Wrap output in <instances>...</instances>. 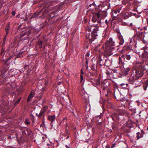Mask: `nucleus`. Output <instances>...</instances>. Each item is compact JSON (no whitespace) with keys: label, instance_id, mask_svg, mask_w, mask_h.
Returning <instances> with one entry per match:
<instances>
[{"label":"nucleus","instance_id":"nucleus-46","mask_svg":"<svg viewBox=\"0 0 148 148\" xmlns=\"http://www.w3.org/2000/svg\"><path fill=\"white\" fill-rule=\"evenodd\" d=\"M69 136H67V137L66 138H69Z\"/></svg>","mask_w":148,"mask_h":148},{"label":"nucleus","instance_id":"nucleus-13","mask_svg":"<svg viewBox=\"0 0 148 148\" xmlns=\"http://www.w3.org/2000/svg\"><path fill=\"white\" fill-rule=\"evenodd\" d=\"M148 85V80L147 79L146 80V81H145V83L144 84V89L145 90H146L147 88V86Z\"/></svg>","mask_w":148,"mask_h":148},{"label":"nucleus","instance_id":"nucleus-35","mask_svg":"<svg viewBox=\"0 0 148 148\" xmlns=\"http://www.w3.org/2000/svg\"><path fill=\"white\" fill-rule=\"evenodd\" d=\"M115 146V145L114 144H113L111 147V148H113V147Z\"/></svg>","mask_w":148,"mask_h":148},{"label":"nucleus","instance_id":"nucleus-43","mask_svg":"<svg viewBox=\"0 0 148 148\" xmlns=\"http://www.w3.org/2000/svg\"><path fill=\"white\" fill-rule=\"evenodd\" d=\"M125 85V84H120V85H121V86H123V85Z\"/></svg>","mask_w":148,"mask_h":148},{"label":"nucleus","instance_id":"nucleus-12","mask_svg":"<svg viewBox=\"0 0 148 148\" xmlns=\"http://www.w3.org/2000/svg\"><path fill=\"white\" fill-rule=\"evenodd\" d=\"M10 23H8L7 24V25L6 27L5 30L6 31V33L8 34L10 30Z\"/></svg>","mask_w":148,"mask_h":148},{"label":"nucleus","instance_id":"nucleus-9","mask_svg":"<svg viewBox=\"0 0 148 148\" xmlns=\"http://www.w3.org/2000/svg\"><path fill=\"white\" fill-rule=\"evenodd\" d=\"M56 117L55 115H53L52 116H49L48 117V119L52 122L55 120Z\"/></svg>","mask_w":148,"mask_h":148},{"label":"nucleus","instance_id":"nucleus-2","mask_svg":"<svg viewBox=\"0 0 148 148\" xmlns=\"http://www.w3.org/2000/svg\"><path fill=\"white\" fill-rule=\"evenodd\" d=\"M97 29H95L93 30L92 33L91 35L92 38L90 39V43H92V42L96 38V36L98 35L97 34Z\"/></svg>","mask_w":148,"mask_h":148},{"label":"nucleus","instance_id":"nucleus-27","mask_svg":"<svg viewBox=\"0 0 148 148\" xmlns=\"http://www.w3.org/2000/svg\"><path fill=\"white\" fill-rule=\"evenodd\" d=\"M83 76L81 75H80V82L81 83L82 82V80H83Z\"/></svg>","mask_w":148,"mask_h":148},{"label":"nucleus","instance_id":"nucleus-17","mask_svg":"<svg viewBox=\"0 0 148 148\" xmlns=\"http://www.w3.org/2000/svg\"><path fill=\"white\" fill-rule=\"evenodd\" d=\"M5 53L4 49H3L1 50V55L2 56H4Z\"/></svg>","mask_w":148,"mask_h":148},{"label":"nucleus","instance_id":"nucleus-32","mask_svg":"<svg viewBox=\"0 0 148 148\" xmlns=\"http://www.w3.org/2000/svg\"><path fill=\"white\" fill-rule=\"evenodd\" d=\"M89 56V53H87L86 54V58H87V57H88Z\"/></svg>","mask_w":148,"mask_h":148},{"label":"nucleus","instance_id":"nucleus-8","mask_svg":"<svg viewBox=\"0 0 148 148\" xmlns=\"http://www.w3.org/2000/svg\"><path fill=\"white\" fill-rule=\"evenodd\" d=\"M34 93L31 92V94L29 96L27 99L28 102L31 101L32 99V97H34Z\"/></svg>","mask_w":148,"mask_h":148},{"label":"nucleus","instance_id":"nucleus-4","mask_svg":"<svg viewBox=\"0 0 148 148\" xmlns=\"http://www.w3.org/2000/svg\"><path fill=\"white\" fill-rule=\"evenodd\" d=\"M136 78L135 75L133 74H132L128 79V81L129 83L133 84L135 80L137 79Z\"/></svg>","mask_w":148,"mask_h":148},{"label":"nucleus","instance_id":"nucleus-20","mask_svg":"<svg viewBox=\"0 0 148 148\" xmlns=\"http://www.w3.org/2000/svg\"><path fill=\"white\" fill-rule=\"evenodd\" d=\"M86 39H89V41H90V39L91 38H92L91 37V35H86Z\"/></svg>","mask_w":148,"mask_h":148},{"label":"nucleus","instance_id":"nucleus-48","mask_svg":"<svg viewBox=\"0 0 148 148\" xmlns=\"http://www.w3.org/2000/svg\"><path fill=\"white\" fill-rule=\"evenodd\" d=\"M5 38H6L5 37L4 38V40H5Z\"/></svg>","mask_w":148,"mask_h":148},{"label":"nucleus","instance_id":"nucleus-5","mask_svg":"<svg viewBox=\"0 0 148 148\" xmlns=\"http://www.w3.org/2000/svg\"><path fill=\"white\" fill-rule=\"evenodd\" d=\"M102 13L105 14V12L100 11L99 12L95 14L94 15L96 17H97L98 19H99L100 18H101L100 15H101Z\"/></svg>","mask_w":148,"mask_h":148},{"label":"nucleus","instance_id":"nucleus-26","mask_svg":"<svg viewBox=\"0 0 148 148\" xmlns=\"http://www.w3.org/2000/svg\"><path fill=\"white\" fill-rule=\"evenodd\" d=\"M25 131L27 132V136H29V135L30 134V132H29L28 130L27 129L25 130Z\"/></svg>","mask_w":148,"mask_h":148},{"label":"nucleus","instance_id":"nucleus-30","mask_svg":"<svg viewBox=\"0 0 148 148\" xmlns=\"http://www.w3.org/2000/svg\"><path fill=\"white\" fill-rule=\"evenodd\" d=\"M30 117H31V118L32 121H33L34 120V116L33 115H31Z\"/></svg>","mask_w":148,"mask_h":148},{"label":"nucleus","instance_id":"nucleus-31","mask_svg":"<svg viewBox=\"0 0 148 148\" xmlns=\"http://www.w3.org/2000/svg\"><path fill=\"white\" fill-rule=\"evenodd\" d=\"M68 130H66L65 131V134H66V135H67V134H68Z\"/></svg>","mask_w":148,"mask_h":148},{"label":"nucleus","instance_id":"nucleus-16","mask_svg":"<svg viewBox=\"0 0 148 148\" xmlns=\"http://www.w3.org/2000/svg\"><path fill=\"white\" fill-rule=\"evenodd\" d=\"M37 44L39 45V48H41L42 47V42L40 40H39L37 42Z\"/></svg>","mask_w":148,"mask_h":148},{"label":"nucleus","instance_id":"nucleus-28","mask_svg":"<svg viewBox=\"0 0 148 148\" xmlns=\"http://www.w3.org/2000/svg\"><path fill=\"white\" fill-rule=\"evenodd\" d=\"M25 123L27 124H29L30 123V122L28 120L26 119L25 120Z\"/></svg>","mask_w":148,"mask_h":148},{"label":"nucleus","instance_id":"nucleus-15","mask_svg":"<svg viewBox=\"0 0 148 148\" xmlns=\"http://www.w3.org/2000/svg\"><path fill=\"white\" fill-rule=\"evenodd\" d=\"M45 110L44 109H43L40 112V113L38 115V117L39 118H41V116L43 115V114L45 112Z\"/></svg>","mask_w":148,"mask_h":148},{"label":"nucleus","instance_id":"nucleus-3","mask_svg":"<svg viewBox=\"0 0 148 148\" xmlns=\"http://www.w3.org/2000/svg\"><path fill=\"white\" fill-rule=\"evenodd\" d=\"M133 74L135 75V76L136 77V78L137 79L142 77L143 75V73L142 71L138 70L136 71L135 74Z\"/></svg>","mask_w":148,"mask_h":148},{"label":"nucleus","instance_id":"nucleus-42","mask_svg":"<svg viewBox=\"0 0 148 148\" xmlns=\"http://www.w3.org/2000/svg\"><path fill=\"white\" fill-rule=\"evenodd\" d=\"M106 24H108V21L107 20H106Z\"/></svg>","mask_w":148,"mask_h":148},{"label":"nucleus","instance_id":"nucleus-37","mask_svg":"<svg viewBox=\"0 0 148 148\" xmlns=\"http://www.w3.org/2000/svg\"><path fill=\"white\" fill-rule=\"evenodd\" d=\"M67 120V119L66 118H64L63 119V121H66Z\"/></svg>","mask_w":148,"mask_h":148},{"label":"nucleus","instance_id":"nucleus-10","mask_svg":"<svg viewBox=\"0 0 148 148\" xmlns=\"http://www.w3.org/2000/svg\"><path fill=\"white\" fill-rule=\"evenodd\" d=\"M119 39L120 40L119 43L120 45H123L124 42V40L122 36H119Z\"/></svg>","mask_w":148,"mask_h":148},{"label":"nucleus","instance_id":"nucleus-36","mask_svg":"<svg viewBox=\"0 0 148 148\" xmlns=\"http://www.w3.org/2000/svg\"><path fill=\"white\" fill-rule=\"evenodd\" d=\"M131 148H138L137 147H136L134 146H132Z\"/></svg>","mask_w":148,"mask_h":148},{"label":"nucleus","instance_id":"nucleus-41","mask_svg":"<svg viewBox=\"0 0 148 148\" xmlns=\"http://www.w3.org/2000/svg\"><path fill=\"white\" fill-rule=\"evenodd\" d=\"M23 132H24L25 133V135H27V133H25V130H24L23 131Z\"/></svg>","mask_w":148,"mask_h":148},{"label":"nucleus","instance_id":"nucleus-49","mask_svg":"<svg viewBox=\"0 0 148 148\" xmlns=\"http://www.w3.org/2000/svg\"><path fill=\"white\" fill-rule=\"evenodd\" d=\"M36 115H38V114H37V113L36 114Z\"/></svg>","mask_w":148,"mask_h":148},{"label":"nucleus","instance_id":"nucleus-44","mask_svg":"<svg viewBox=\"0 0 148 148\" xmlns=\"http://www.w3.org/2000/svg\"><path fill=\"white\" fill-rule=\"evenodd\" d=\"M42 89L43 90H45V88H42Z\"/></svg>","mask_w":148,"mask_h":148},{"label":"nucleus","instance_id":"nucleus-29","mask_svg":"<svg viewBox=\"0 0 148 148\" xmlns=\"http://www.w3.org/2000/svg\"><path fill=\"white\" fill-rule=\"evenodd\" d=\"M12 15L13 16H14L15 14V12L14 11H13L11 13Z\"/></svg>","mask_w":148,"mask_h":148},{"label":"nucleus","instance_id":"nucleus-21","mask_svg":"<svg viewBox=\"0 0 148 148\" xmlns=\"http://www.w3.org/2000/svg\"><path fill=\"white\" fill-rule=\"evenodd\" d=\"M21 98H19L18 99L17 101H16L15 103L14 104L15 105H17L19 102L20 100H21Z\"/></svg>","mask_w":148,"mask_h":148},{"label":"nucleus","instance_id":"nucleus-52","mask_svg":"<svg viewBox=\"0 0 148 148\" xmlns=\"http://www.w3.org/2000/svg\"><path fill=\"white\" fill-rule=\"evenodd\" d=\"M40 126H42V125H40Z\"/></svg>","mask_w":148,"mask_h":148},{"label":"nucleus","instance_id":"nucleus-47","mask_svg":"<svg viewBox=\"0 0 148 148\" xmlns=\"http://www.w3.org/2000/svg\"><path fill=\"white\" fill-rule=\"evenodd\" d=\"M66 147H67L68 148H70V147H69V146H66Z\"/></svg>","mask_w":148,"mask_h":148},{"label":"nucleus","instance_id":"nucleus-6","mask_svg":"<svg viewBox=\"0 0 148 148\" xmlns=\"http://www.w3.org/2000/svg\"><path fill=\"white\" fill-rule=\"evenodd\" d=\"M146 49L145 50V52L142 54V57L143 58L146 59L148 58V51H146Z\"/></svg>","mask_w":148,"mask_h":148},{"label":"nucleus","instance_id":"nucleus-45","mask_svg":"<svg viewBox=\"0 0 148 148\" xmlns=\"http://www.w3.org/2000/svg\"><path fill=\"white\" fill-rule=\"evenodd\" d=\"M8 34H7V33H6V35L5 36V38H6V36H7Z\"/></svg>","mask_w":148,"mask_h":148},{"label":"nucleus","instance_id":"nucleus-18","mask_svg":"<svg viewBox=\"0 0 148 148\" xmlns=\"http://www.w3.org/2000/svg\"><path fill=\"white\" fill-rule=\"evenodd\" d=\"M119 63L120 64H121V65H123L124 64V63L122 61L121 57H119Z\"/></svg>","mask_w":148,"mask_h":148},{"label":"nucleus","instance_id":"nucleus-38","mask_svg":"<svg viewBox=\"0 0 148 148\" xmlns=\"http://www.w3.org/2000/svg\"><path fill=\"white\" fill-rule=\"evenodd\" d=\"M81 73L82 74H83V72L82 71V70H81Z\"/></svg>","mask_w":148,"mask_h":148},{"label":"nucleus","instance_id":"nucleus-14","mask_svg":"<svg viewBox=\"0 0 148 148\" xmlns=\"http://www.w3.org/2000/svg\"><path fill=\"white\" fill-rule=\"evenodd\" d=\"M105 64L107 66H108L110 65L111 64V62L110 61L108 60H106L105 63Z\"/></svg>","mask_w":148,"mask_h":148},{"label":"nucleus","instance_id":"nucleus-11","mask_svg":"<svg viewBox=\"0 0 148 148\" xmlns=\"http://www.w3.org/2000/svg\"><path fill=\"white\" fill-rule=\"evenodd\" d=\"M129 108L131 110H133L135 109L134 106L132 103H130L129 104Z\"/></svg>","mask_w":148,"mask_h":148},{"label":"nucleus","instance_id":"nucleus-33","mask_svg":"<svg viewBox=\"0 0 148 148\" xmlns=\"http://www.w3.org/2000/svg\"><path fill=\"white\" fill-rule=\"evenodd\" d=\"M86 63L87 64H88V60L87 59V58H86Z\"/></svg>","mask_w":148,"mask_h":148},{"label":"nucleus","instance_id":"nucleus-19","mask_svg":"<svg viewBox=\"0 0 148 148\" xmlns=\"http://www.w3.org/2000/svg\"><path fill=\"white\" fill-rule=\"evenodd\" d=\"M97 19V18H96V17L95 16V15H94V16L92 17V21L94 22H96Z\"/></svg>","mask_w":148,"mask_h":148},{"label":"nucleus","instance_id":"nucleus-23","mask_svg":"<svg viewBox=\"0 0 148 148\" xmlns=\"http://www.w3.org/2000/svg\"><path fill=\"white\" fill-rule=\"evenodd\" d=\"M114 13L116 14L117 13H119L120 11L119 9H116L114 11Z\"/></svg>","mask_w":148,"mask_h":148},{"label":"nucleus","instance_id":"nucleus-22","mask_svg":"<svg viewBox=\"0 0 148 148\" xmlns=\"http://www.w3.org/2000/svg\"><path fill=\"white\" fill-rule=\"evenodd\" d=\"M126 58L127 60H129L131 58L130 56V55H126Z\"/></svg>","mask_w":148,"mask_h":148},{"label":"nucleus","instance_id":"nucleus-7","mask_svg":"<svg viewBox=\"0 0 148 148\" xmlns=\"http://www.w3.org/2000/svg\"><path fill=\"white\" fill-rule=\"evenodd\" d=\"M143 133L142 132L141 133L138 132L136 134L137 139L138 140L143 136Z\"/></svg>","mask_w":148,"mask_h":148},{"label":"nucleus","instance_id":"nucleus-51","mask_svg":"<svg viewBox=\"0 0 148 148\" xmlns=\"http://www.w3.org/2000/svg\"><path fill=\"white\" fill-rule=\"evenodd\" d=\"M108 73H106V74H108Z\"/></svg>","mask_w":148,"mask_h":148},{"label":"nucleus","instance_id":"nucleus-34","mask_svg":"<svg viewBox=\"0 0 148 148\" xmlns=\"http://www.w3.org/2000/svg\"><path fill=\"white\" fill-rule=\"evenodd\" d=\"M87 29L88 31L89 32L91 31V29L90 28H89V27H88Z\"/></svg>","mask_w":148,"mask_h":148},{"label":"nucleus","instance_id":"nucleus-25","mask_svg":"<svg viewBox=\"0 0 148 148\" xmlns=\"http://www.w3.org/2000/svg\"><path fill=\"white\" fill-rule=\"evenodd\" d=\"M100 15L101 16V18H103L106 16V13L105 12V14L102 13V15Z\"/></svg>","mask_w":148,"mask_h":148},{"label":"nucleus","instance_id":"nucleus-40","mask_svg":"<svg viewBox=\"0 0 148 148\" xmlns=\"http://www.w3.org/2000/svg\"><path fill=\"white\" fill-rule=\"evenodd\" d=\"M11 58H8L7 59V60H6V61L7 62L8 60H9Z\"/></svg>","mask_w":148,"mask_h":148},{"label":"nucleus","instance_id":"nucleus-24","mask_svg":"<svg viewBox=\"0 0 148 148\" xmlns=\"http://www.w3.org/2000/svg\"><path fill=\"white\" fill-rule=\"evenodd\" d=\"M130 70V69L129 68H128L125 71L126 72V73H125L126 75H127L128 73L129 72V71Z\"/></svg>","mask_w":148,"mask_h":148},{"label":"nucleus","instance_id":"nucleus-50","mask_svg":"<svg viewBox=\"0 0 148 148\" xmlns=\"http://www.w3.org/2000/svg\"><path fill=\"white\" fill-rule=\"evenodd\" d=\"M108 73H106V74H108Z\"/></svg>","mask_w":148,"mask_h":148},{"label":"nucleus","instance_id":"nucleus-1","mask_svg":"<svg viewBox=\"0 0 148 148\" xmlns=\"http://www.w3.org/2000/svg\"><path fill=\"white\" fill-rule=\"evenodd\" d=\"M114 42L112 40L107 41L105 43V50L104 51L105 55L109 56L112 54L111 49L114 48Z\"/></svg>","mask_w":148,"mask_h":148},{"label":"nucleus","instance_id":"nucleus-39","mask_svg":"<svg viewBox=\"0 0 148 148\" xmlns=\"http://www.w3.org/2000/svg\"><path fill=\"white\" fill-rule=\"evenodd\" d=\"M121 58H124V55H122V56H121Z\"/></svg>","mask_w":148,"mask_h":148}]
</instances>
